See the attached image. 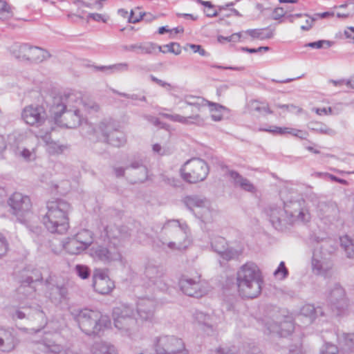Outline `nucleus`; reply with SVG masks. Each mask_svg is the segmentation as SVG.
<instances>
[{
	"label": "nucleus",
	"mask_w": 354,
	"mask_h": 354,
	"mask_svg": "<svg viewBox=\"0 0 354 354\" xmlns=\"http://www.w3.org/2000/svg\"><path fill=\"white\" fill-rule=\"evenodd\" d=\"M8 250V243L7 242V240L5 239H0V259H1L3 257H4Z\"/></svg>",
	"instance_id": "338daca9"
},
{
	"label": "nucleus",
	"mask_w": 354,
	"mask_h": 354,
	"mask_svg": "<svg viewBox=\"0 0 354 354\" xmlns=\"http://www.w3.org/2000/svg\"><path fill=\"white\" fill-rule=\"evenodd\" d=\"M75 239L86 250L93 242V233L88 230H82L75 236Z\"/></svg>",
	"instance_id": "58836bf2"
},
{
	"label": "nucleus",
	"mask_w": 354,
	"mask_h": 354,
	"mask_svg": "<svg viewBox=\"0 0 354 354\" xmlns=\"http://www.w3.org/2000/svg\"><path fill=\"white\" fill-rule=\"evenodd\" d=\"M64 102H68V106H73V104H76L81 108L82 112L84 111L88 113H95L100 109L99 105L94 101L89 99H84L81 93L73 91L54 97L53 111L56 113H59L66 109L67 104H64Z\"/></svg>",
	"instance_id": "39448f33"
},
{
	"label": "nucleus",
	"mask_w": 354,
	"mask_h": 354,
	"mask_svg": "<svg viewBox=\"0 0 354 354\" xmlns=\"http://www.w3.org/2000/svg\"><path fill=\"white\" fill-rule=\"evenodd\" d=\"M19 342L18 334L14 328L0 326V351L10 353L17 347Z\"/></svg>",
	"instance_id": "5701e85b"
},
{
	"label": "nucleus",
	"mask_w": 354,
	"mask_h": 354,
	"mask_svg": "<svg viewBox=\"0 0 354 354\" xmlns=\"http://www.w3.org/2000/svg\"><path fill=\"white\" fill-rule=\"evenodd\" d=\"M114 282L109 278L107 272L103 269H95L93 274V287L101 294H109L114 288Z\"/></svg>",
	"instance_id": "393cba45"
},
{
	"label": "nucleus",
	"mask_w": 354,
	"mask_h": 354,
	"mask_svg": "<svg viewBox=\"0 0 354 354\" xmlns=\"http://www.w3.org/2000/svg\"><path fill=\"white\" fill-rule=\"evenodd\" d=\"M59 333L45 331L41 339L32 341L34 351L37 354H61L65 351V348L59 342Z\"/></svg>",
	"instance_id": "9d476101"
},
{
	"label": "nucleus",
	"mask_w": 354,
	"mask_h": 354,
	"mask_svg": "<svg viewBox=\"0 0 354 354\" xmlns=\"http://www.w3.org/2000/svg\"><path fill=\"white\" fill-rule=\"evenodd\" d=\"M140 170H135L133 171V173L130 174V176H129V181L134 184V183H143L144 181H145L147 179V177H148V169L146 167V175H145V177L142 178L140 176Z\"/></svg>",
	"instance_id": "864d4df0"
},
{
	"label": "nucleus",
	"mask_w": 354,
	"mask_h": 354,
	"mask_svg": "<svg viewBox=\"0 0 354 354\" xmlns=\"http://www.w3.org/2000/svg\"><path fill=\"white\" fill-rule=\"evenodd\" d=\"M237 286L243 297L255 298L261 292L263 279L259 267L252 262H247L237 272Z\"/></svg>",
	"instance_id": "f03ea898"
},
{
	"label": "nucleus",
	"mask_w": 354,
	"mask_h": 354,
	"mask_svg": "<svg viewBox=\"0 0 354 354\" xmlns=\"http://www.w3.org/2000/svg\"><path fill=\"white\" fill-rule=\"evenodd\" d=\"M93 354H118L115 346L112 344L104 342H95L92 347Z\"/></svg>",
	"instance_id": "c9c22d12"
},
{
	"label": "nucleus",
	"mask_w": 354,
	"mask_h": 354,
	"mask_svg": "<svg viewBox=\"0 0 354 354\" xmlns=\"http://www.w3.org/2000/svg\"><path fill=\"white\" fill-rule=\"evenodd\" d=\"M167 247L172 250H182L186 249L184 244L178 241L174 240L167 243Z\"/></svg>",
	"instance_id": "680f3d73"
},
{
	"label": "nucleus",
	"mask_w": 354,
	"mask_h": 354,
	"mask_svg": "<svg viewBox=\"0 0 354 354\" xmlns=\"http://www.w3.org/2000/svg\"><path fill=\"white\" fill-rule=\"evenodd\" d=\"M161 115L171 121L180 122L187 125L195 124L199 127L205 125L204 118L198 114L192 115L188 117H185L179 114L172 115L169 113H161Z\"/></svg>",
	"instance_id": "2f4dec72"
},
{
	"label": "nucleus",
	"mask_w": 354,
	"mask_h": 354,
	"mask_svg": "<svg viewBox=\"0 0 354 354\" xmlns=\"http://www.w3.org/2000/svg\"><path fill=\"white\" fill-rule=\"evenodd\" d=\"M113 314L115 326L124 334L130 336L137 328V320L133 317V309L124 306L122 309L115 308Z\"/></svg>",
	"instance_id": "f8f14e48"
},
{
	"label": "nucleus",
	"mask_w": 354,
	"mask_h": 354,
	"mask_svg": "<svg viewBox=\"0 0 354 354\" xmlns=\"http://www.w3.org/2000/svg\"><path fill=\"white\" fill-rule=\"evenodd\" d=\"M327 299L328 306L336 315H342L348 310V300L345 297V291L340 285H334L329 290Z\"/></svg>",
	"instance_id": "2eb2a0df"
},
{
	"label": "nucleus",
	"mask_w": 354,
	"mask_h": 354,
	"mask_svg": "<svg viewBox=\"0 0 354 354\" xmlns=\"http://www.w3.org/2000/svg\"><path fill=\"white\" fill-rule=\"evenodd\" d=\"M165 271L162 267L155 265L151 262L147 263L144 276L145 279L148 280L149 286H155L160 290L167 289V284L163 279Z\"/></svg>",
	"instance_id": "412c9836"
},
{
	"label": "nucleus",
	"mask_w": 354,
	"mask_h": 354,
	"mask_svg": "<svg viewBox=\"0 0 354 354\" xmlns=\"http://www.w3.org/2000/svg\"><path fill=\"white\" fill-rule=\"evenodd\" d=\"M228 175L233 180L234 184L235 186L240 187L242 189L250 192H254L255 187L250 183L249 180L241 176L238 172L230 170L228 171Z\"/></svg>",
	"instance_id": "473e14b6"
},
{
	"label": "nucleus",
	"mask_w": 354,
	"mask_h": 354,
	"mask_svg": "<svg viewBox=\"0 0 354 354\" xmlns=\"http://www.w3.org/2000/svg\"><path fill=\"white\" fill-rule=\"evenodd\" d=\"M274 275L280 279H284L288 276V270L283 261L279 263L278 268L274 272Z\"/></svg>",
	"instance_id": "603ef678"
},
{
	"label": "nucleus",
	"mask_w": 354,
	"mask_h": 354,
	"mask_svg": "<svg viewBox=\"0 0 354 354\" xmlns=\"http://www.w3.org/2000/svg\"><path fill=\"white\" fill-rule=\"evenodd\" d=\"M45 286L46 296L53 303L59 304L66 298L68 295L67 288L64 285L57 284L54 277L49 276L45 281Z\"/></svg>",
	"instance_id": "b1692460"
},
{
	"label": "nucleus",
	"mask_w": 354,
	"mask_h": 354,
	"mask_svg": "<svg viewBox=\"0 0 354 354\" xmlns=\"http://www.w3.org/2000/svg\"><path fill=\"white\" fill-rule=\"evenodd\" d=\"M71 314L80 330L87 335H97L110 324L108 317L87 308L73 309Z\"/></svg>",
	"instance_id": "7ed1b4c3"
},
{
	"label": "nucleus",
	"mask_w": 354,
	"mask_h": 354,
	"mask_svg": "<svg viewBox=\"0 0 354 354\" xmlns=\"http://www.w3.org/2000/svg\"><path fill=\"white\" fill-rule=\"evenodd\" d=\"M21 118L27 124L39 127L46 123L47 113L42 105H29L23 109Z\"/></svg>",
	"instance_id": "f3484780"
},
{
	"label": "nucleus",
	"mask_w": 354,
	"mask_h": 354,
	"mask_svg": "<svg viewBox=\"0 0 354 354\" xmlns=\"http://www.w3.org/2000/svg\"><path fill=\"white\" fill-rule=\"evenodd\" d=\"M129 64L126 62L118 63L110 66H95V68L97 71L104 72L107 74H111L113 73L127 72L129 71Z\"/></svg>",
	"instance_id": "e433bc0d"
},
{
	"label": "nucleus",
	"mask_w": 354,
	"mask_h": 354,
	"mask_svg": "<svg viewBox=\"0 0 354 354\" xmlns=\"http://www.w3.org/2000/svg\"><path fill=\"white\" fill-rule=\"evenodd\" d=\"M92 256L94 259L100 261L104 264L121 260L122 254L120 249L109 242L106 247L97 246L92 249Z\"/></svg>",
	"instance_id": "aec40b11"
},
{
	"label": "nucleus",
	"mask_w": 354,
	"mask_h": 354,
	"mask_svg": "<svg viewBox=\"0 0 354 354\" xmlns=\"http://www.w3.org/2000/svg\"><path fill=\"white\" fill-rule=\"evenodd\" d=\"M344 346L345 349L354 352V333L344 334Z\"/></svg>",
	"instance_id": "5fc2aeb1"
},
{
	"label": "nucleus",
	"mask_w": 354,
	"mask_h": 354,
	"mask_svg": "<svg viewBox=\"0 0 354 354\" xmlns=\"http://www.w3.org/2000/svg\"><path fill=\"white\" fill-rule=\"evenodd\" d=\"M31 311V309L24 308L23 310H16L15 313L12 314V318L22 319L24 318H28V314Z\"/></svg>",
	"instance_id": "052dcab7"
},
{
	"label": "nucleus",
	"mask_w": 354,
	"mask_h": 354,
	"mask_svg": "<svg viewBox=\"0 0 354 354\" xmlns=\"http://www.w3.org/2000/svg\"><path fill=\"white\" fill-rule=\"evenodd\" d=\"M215 354H239L234 346L232 348H218L216 350Z\"/></svg>",
	"instance_id": "0e129e2a"
},
{
	"label": "nucleus",
	"mask_w": 354,
	"mask_h": 354,
	"mask_svg": "<svg viewBox=\"0 0 354 354\" xmlns=\"http://www.w3.org/2000/svg\"><path fill=\"white\" fill-rule=\"evenodd\" d=\"M251 109L259 113H272V111L268 106H261L260 103L257 101L252 102L250 104Z\"/></svg>",
	"instance_id": "6e6d98bb"
},
{
	"label": "nucleus",
	"mask_w": 354,
	"mask_h": 354,
	"mask_svg": "<svg viewBox=\"0 0 354 354\" xmlns=\"http://www.w3.org/2000/svg\"><path fill=\"white\" fill-rule=\"evenodd\" d=\"M308 128L322 134L328 136H334L335 134V131L333 129L329 128L327 125L322 122H310L308 124Z\"/></svg>",
	"instance_id": "a19ab883"
},
{
	"label": "nucleus",
	"mask_w": 354,
	"mask_h": 354,
	"mask_svg": "<svg viewBox=\"0 0 354 354\" xmlns=\"http://www.w3.org/2000/svg\"><path fill=\"white\" fill-rule=\"evenodd\" d=\"M304 17L307 19H306L305 24L301 26V29L303 31H308L313 28L314 22L316 21V19L314 15L310 16L307 13H304Z\"/></svg>",
	"instance_id": "4d7b16f0"
},
{
	"label": "nucleus",
	"mask_w": 354,
	"mask_h": 354,
	"mask_svg": "<svg viewBox=\"0 0 354 354\" xmlns=\"http://www.w3.org/2000/svg\"><path fill=\"white\" fill-rule=\"evenodd\" d=\"M8 204L17 220L20 223H26L25 217L31 214L32 203L29 196L19 192H15L8 198Z\"/></svg>",
	"instance_id": "ddd939ff"
},
{
	"label": "nucleus",
	"mask_w": 354,
	"mask_h": 354,
	"mask_svg": "<svg viewBox=\"0 0 354 354\" xmlns=\"http://www.w3.org/2000/svg\"><path fill=\"white\" fill-rule=\"evenodd\" d=\"M211 245L214 252L227 261L234 259L239 254L236 250L227 247L226 240L222 236L214 237L211 242Z\"/></svg>",
	"instance_id": "cd10ccee"
},
{
	"label": "nucleus",
	"mask_w": 354,
	"mask_h": 354,
	"mask_svg": "<svg viewBox=\"0 0 354 354\" xmlns=\"http://www.w3.org/2000/svg\"><path fill=\"white\" fill-rule=\"evenodd\" d=\"M82 245L73 236L68 239V241L64 244V248L68 254H77L85 250Z\"/></svg>",
	"instance_id": "4c0bfd02"
},
{
	"label": "nucleus",
	"mask_w": 354,
	"mask_h": 354,
	"mask_svg": "<svg viewBox=\"0 0 354 354\" xmlns=\"http://www.w3.org/2000/svg\"><path fill=\"white\" fill-rule=\"evenodd\" d=\"M328 245V243L325 242L322 245L320 250L316 249L313 255L312 259V269L313 272L317 275H322L324 277H328L330 274L333 268V262L330 257L322 251L325 250V248Z\"/></svg>",
	"instance_id": "dca6fc26"
},
{
	"label": "nucleus",
	"mask_w": 354,
	"mask_h": 354,
	"mask_svg": "<svg viewBox=\"0 0 354 354\" xmlns=\"http://www.w3.org/2000/svg\"><path fill=\"white\" fill-rule=\"evenodd\" d=\"M263 212L276 230L284 231L290 226V220L288 218L284 207L270 204L265 207Z\"/></svg>",
	"instance_id": "4468645a"
},
{
	"label": "nucleus",
	"mask_w": 354,
	"mask_h": 354,
	"mask_svg": "<svg viewBox=\"0 0 354 354\" xmlns=\"http://www.w3.org/2000/svg\"><path fill=\"white\" fill-rule=\"evenodd\" d=\"M8 50L15 59L29 64H39L50 57L45 49L28 43L15 42L8 47Z\"/></svg>",
	"instance_id": "20e7f679"
},
{
	"label": "nucleus",
	"mask_w": 354,
	"mask_h": 354,
	"mask_svg": "<svg viewBox=\"0 0 354 354\" xmlns=\"http://www.w3.org/2000/svg\"><path fill=\"white\" fill-rule=\"evenodd\" d=\"M183 101L187 105L194 106L198 111L201 107L207 105L211 107V111L215 110L216 111H220L225 109L223 106L219 104L211 102L203 97L194 95H186L184 97Z\"/></svg>",
	"instance_id": "7c9ffc66"
},
{
	"label": "nucleus",
	"mask_w": 354,
	"mask_h": 354,
	"mask_svg": "<svg viewBox=\"0 0 354 354\" xmlns=\"http://www.w3.org/2000/svg\"><path fill=\"white\" fill-rule=\"evenodd\" d=\"M338 348L332 344L326 343L321 350V354H338Z\"/></svg>",
	"instance_id": "13d9d810"
},
{
	"label": "nucleus",
	"mask_w": 354,
	"mask_h": 354,
	"mask_svg": "<svg viewBox=\"0 0 354 354\" xmlns=\"http://www.w3.org/2000/svg\"><path fill=\"white\" fill-rule=\"evenodd\" d=\"M68 102H64V104H67L66 109L59 113H56L53 110V106L54 104L53 97L50 104V111L54 115V119L56 122L61 123L67 128H75L83 122L84 118L80 107L76 104H73V106H68Z\"/></svg>",
	"instance_id": "0eeeda50"
},
{
	"label": "nucleus",
	"mask_w": 354,
	"mask_h": 354,
	"mask_svg": "<svg viewBox=\"0 0 354 354\" xmlns=\"http://www.w3.org/2000/svg\"><path fill=\"white\" fill-rule=\"evenodd\" d=\"M333 44V41L328 40H319L317 41L310 42L307 44L306 46L310 48L319 49L322 48H328L330 47Z\"/></svg>",
	"instance_id": "3c124183"
},
{
	"label": "nucleus",
	"mask_w": 354,
	"mask_h": 354,
	"mask_svg": "<svg viewBox=\"0 0 354 354\" xmlns=\"http://www.w3.org/2000/svg\"><path fill=\"white\" fill-rule=\"evenodd\" d=\"M12 8L7 2L0 0V19L6 20L12 17Z\"/></svg>",
	"instance_id": "de8ad7c7"
},
{
	"label": "nucleus",
	"mask_w": 354,
	"mask_h": 354,
	"mask_svg": "<svg viewBox=\"0 0 354 354\" xmlns=\"http://www.w3.org/2000/svg\"><path fill=\"white\" fill-rule=\"evenodd\" d=\"M162 229L171 231L172 232L171 238L176 241L183 243L185 248L189 245V230L185 223H180L179 220L176 219L168 220L165 223Z\"/></svg>",
	"instance_id": "6ab92c4d"
},
{
	"label": "nucleus",
	"mask_w": 354,
	"mask_h": 354,
	"mask_svg": "<svg viewBox=\"0 0 354 354\" xmlns=\"http://www.w3.org/2000/svg\"><path fill=\"white\" fill-rule=\"evenodd\" d=\"M76 274L82 279H88L91 274L89 268L85 265L77 264L75 267Z\"/></svg>",
	"instance_id": "8fccbe9b"
},
{
	"label": "nucleus",
	"mask_w": 354,
	"mask_h": 354,
	"mask_svg": "<svg viewBox=\"0 0 354 354\" xmlns=\"http://www.w3.org/2000/svg\"><path fill=\"white\" fill-rule=\"evenodd\" d=\"M118 124L112 118H104L96 127V132L101 133L104 141L114 147H120L126 142L124 133L118 130Z\"/></svg>",
	"instance_id": "6e6552de"
},
{
	"label": "nucleus",
	"mask_w": 354,
	"mask_h": 354,
	"mask_svg": "<svg viewBox=\"0 0 354 354\" xmlns=\"http://www.w3.org/2000/svg\"><path fill=\"white\" fill-rule=\"evenodd\" d=\"M341 246L346 252V257L354 259V243L347 236L340 239Z\"/></svg>",
	"instance_id": "c03bdc74"
},
{
	"label": "nucleus",
	"mask_w": 354,
	"mask_h": 354,
	"mask_svg": "<svg viewBox=\"0 0 354 354\" xmlns=\"http://www.w3.org/2000/svg\"><path fill=\"white\" fill-rule=\"evenodd\" d=\"M126 170H128L127 169H126V167H120V166H113V174L116 178L124 177L125 175Z\"/></svg>",
	"instance_id": "69168bd1"
},
{
	"label": "nucleus",
	"mask_w": 354,
	"mask_h": 354,
	"mask_svg": "<svg viewBox=\"0 0 354 354\" xmlns=\"http://www.w3.org/2000/svg\"><path fill=\"white\" fill-rule=\"evenodd\" d=\"M156 301L153 299L140 298L137 302V313L144 321H152L154 317Z\"/></svg>",
	"instance_id": "c85d7f7f"
},
{
	"label": "nucleus",
	"mask_w": 354,
	"mask_h": 354,
	"mask_svg": "<svg viewBox=\"0 0 354 354\" xmlns=\"http://www.w3.org/2000/svg\"><path fill=\"white\" fill-rule=\"evenodd\" d=\"M181 176L189 183L203 181L209 174L207 164L201 158H192L187 160L180 169Z\"/></svg>",
	"instance_id": "423d86ee"
},
{
	"label": "nucleus",
	"mask_w": 354,
	"mask_h": 354,
	"mask_svg": "<svg viewBox=\"0 0 354 354\" xmlns=\"http://www.w3.org/2000/svg\"><path fill=\"white\" fill-rule=\"evenodd\" d=\"M266 325L270 333H277L281 337H286L294 330V324L290 319L280 315L276 316V320L268 321Z\"/></svg>",
	"instance_id": "a878e982"
},
{
	"label": "nucleus",
	"mask_w": 354,
	"mask_h": 354,
	"mask_svg": "<svg viewBox=\"0 0 354 354\" xmlns=\"http://www.w3.org/2000/svg\"><path fill=\"white\" fill-rule=\"evenodd\" d=\"M188 46L193 50L194 53H198L202 56H206V51L202 48L201 45L198 44H189Z\"/></svg>",
	"instance_id": "774afa93"
},
{
	"label": "nucleus",
	"mask_w": 354,
	"mask_h": 354,
	"mask_svg": "<svg viewBox=\"0 0 354 354\" xmlns=\"http://www.w3.org/2000/svg\"><path fill=\"white\" fill-rule=\"evenodd\" d=\"M183 202L190 211H194V208L203 209L201 218L203 221H208L210 212L208 209V202L205 198L198 195H189L183 198Z\"/></svg>",
	"instance_id": "bb28decb"
},
{
	"label": "nucleus",
	"mask_w": 354,
	"mask_h": 354,
	"mask_svg": "<svg viewBox=\"0 0 354 354\" xmlns=\"http://www.w3.org/2000/svg\"><path fill=\"white\" fill-rule=\"evenodd\" d=\"M88 19H91L95 21H103L104 23H106L108 21L109 17L106 15H103L102 14L98 13H89L88 15Z\"/></svg>",
	"instance_id": "e2e57ef3"
},
{
	"label": "nucleus",
	"mask_w": 354,
	"mask_h": 354,
	"mask_svg": "<svg viewBox=\"0 0 354 354\" xmlns=\"http://www.w3.org/2000/svg\"><path fill=\"white\" fill-rule=\"evenodd\" d=\"M253 39L261 40L271 39L274 36V28L267 27L260 29H249L245 32Z\"/></svg>",
	"instance_id": "72a5a7b5"
},
{
	"label": "nucleus",
	"mask_w": 354,
	"mask_h": 354,
	"mask_svg": "<svg viewBox=\"0 0 354 354\" xmlns=\"http://www.w3.org/2000/svg\"><path fill=\"white\" fill-rule=\"evenodd\" d=\"M192 316L194 320L199 325H203L212 328V326L210 322L211 317L209 315L199 310H195V312L193 313Z\"/></svg>",
	"instance_id": "79ce46f5"
},
{
	"label": "nucleus",
	"mask_w": 354,
	"mask_h": 354,
	"mask_svg": "<svg viewBox=\"0 0 354 354\" xmlns=\"http://www.w3.org/2000/svg\"><path fill=\"white\" fill-rule=\"evenodd\" d=\"M241 38V32H237V33H234V34H232V35L229 36V37H223V36H218V41L219 42H222L223 41H233V42H236V41H238Z\"/></svg>",
	"instance_id": "bf43d9fd"
},
{
	"label": "nucleus",
	"mask_w": 354,
	"mask_h": 354,
	"mask_svg": "<svg viewBox=\"0 0 354 354\" xmlns=\"http://www.w3.org/2000/svg\"><path fill=\"white\" fill-rule=\"evenodd\" d=\"M123 52H133L138 54H153L157 50L158 45L151 42L136 43L120 46Z\"/></svg>",
	"instance_id": "c756f323"
},
{
	"label": "nucleus",
	"mask_w": 354,
	"mask_h": 354,
	"mask_svg": "<svg viewBox=\"0 0 354 354\" xmlns=\"http://www.w3.org/2000/svg\"><path fill=\"white\" fill-rule=\"evenodd\" d=\"M153 346L156 354H188L183 339L174 335L155 337Z\"/></svg>",
	"instance_id": "1a4fd4ad"
},
{
	"label": "nucleus",
	"mask_w": 354,
	"mask_h": 354,
	"mask_svg": "<svg viewBox=\"0 0 354 354\" xmlns=\"http://www.w3.org/2000/svg\"><path fill=\"white\" fill-rule=\"evenodd\" d=\"M180 290L189 297L199 298L205 295L207 290L200 282V277L192 279L187 276H183L179 280Z\"/></svg>",
	"instance_id": "4be33fe9"
},
{
	"label": "nucleus",
	"mask_w": 354,
	"mask_h": 354,
	"mask_svg": "<svg viewBox=\"0 0 354 354\" xmlns=\"http://www.w3.org/2000/svg\"><path fill=\"white\" fill-rule=\"evenodd\" d=\"M34 218H35V216L31 213L30 216L25 217L26 222L22 223L26 226L31 233L35 236H39L42 232V228L41 226L38 225L37 223L34 222Z\"/></svg>",
	"instance_id": "37998d69"
},
{
	"label": "nucleus",
	"mask_w": 354,
	"mask_h": 354,
	"mask_svg": "<svg viewBox=\"0 0 354 354\" xmlns=\"http://www.w3.org/2000/svg\"><path fill=\"white\" fill-rule=\"evenodd\" d=\"M28 319L38 324L39 328L36 330V332L39 331L47 324L46 316L40 308L31 309V311L28 314Z\"/></svg>",
	"instance_id": "f704fd0d"
},
{
	"label": "nucleus",
	"mask_w": 354,
	"mask_h": 354,
	"mask_svg": "<svg viewBox=\"0 0 354 354\" xmlns=\"http://www.w3.org/2000/svg\"><path fill=\"white\" fill-rule=\"evenodd\" d=\"M42 279H43L42 277H41L39 278H37L35 279H33V278L32 277H28L27 278H26L24 280H23L21 281V284L20 287L19 288V292L20 293H23L24 292V289L26 287H28L30 292H34L35 291L34 287H32L31 286V284L34 281H40V280H42Z\"/></svg>",
	"instance_id": "09e8293b"
},
{
	"label": "nucleus",
	"mask_w": 354,
	"mask_h": 354,
	"mask_svg": "<svg viewBox=\"0 0 354 354\" xmlns=\"http://www.w3.org/2000/svg\"><path fill=\"white\" fill-rule=\"evenodd\" d=\"M283 207L288 218L290 220V226L295 221L307 223L310 220V214L306 207V201L302 198H291L283 202Z\"/></svg>",
	"instance_id": "9b49d317"
},
{
	"label": "nucleus",
	"mask_w": 354,
	"mask_h": 354,
	"mask_svg": "<svg viewBox=\"0 0 354 354\" xmlns=\"http://www.w3.org/2000/svg\"><path fill=\"white\" fill-rule=\"evenodd\" d=\"M126 169L135 170H140V177L142 178L145 177L146 175V166L144 163V160L142 158L138 157L133 158L131 160L130 164L126 167Z\"/></svg>",
	"instance_id": "ea45409f"
},
{
	"label": "nucleus",
	"mask_w": 354,
	"mask_h": 354,
	"mask_svg": "<svg viewBox=\"0 0 354 354\" xmlns=\"http://www.w3.org/2000/svg\"><path fill=\"white\" fill-rule=\"evenodd\" d=\"M47 212L42 218L46 228L51 233L64 234L69 227L68 214L71 207L63 199L48 201Z\"/></svg>",
	"instance_id": "f257e3e1"
},
{
	"label": "nucleus",
	"mask_w": 354,
	"mask_h": 354,
	"mask_svg": "<svg viewBox=\"0 0 354 354\" xmlns=\"http://www.w3.org/2000/svg\"><path fill=\"white\" fill-rule=\"evenodd\" d=\"M105 230L109 242L119 249L130 240L131 235L129 228L124 225H111Z\"/></svg>",
	"instance_id": "a211bd4d"
},
{
	"label": "nucleus",
	"mask_w": 354,
	"mask_h": 354,
	"mask_svg": "<svg viewBox=\"0 0 354 354\" xmlns=\"http://www.w3.org/2000/svg\"><path fill=\"white\" fill-rule=\"evenodd\" d=\"M157 49H158L159 52H162L163 53H171L176 55L181 53L180 44L175 42H171L162 46H158Z\"/></svg>",
	"instance_id": "a18cd8bd"
},
{
	"label": "nucleus",
	"mask_w": 354,
	"mask_h": 354,
	"mask_svg": "<svg viewBox=\"0 0 354 354\" xmlns=\"http://www.w3.org/2000/svg\"><path fill=\"white\" fill-rule=\"evenodd\" d=\"M318 312L322 315L321 308H319L317 309L313 305L311 304H306L301 309V314L305 317H308L310 320L315 318Z\"/></svg>",
	"instance_id": "49530a36"
}]
</instances>
